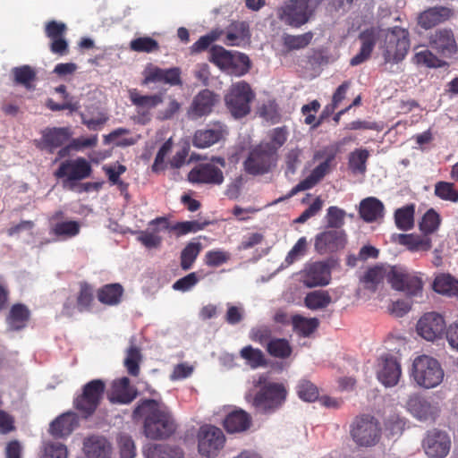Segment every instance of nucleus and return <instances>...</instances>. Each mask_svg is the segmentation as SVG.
Here are the masks:
<instances>
[{
	"label": "nucleus",
	"instance_id": "nucleus-1",
	"mask_svg": "<svg viewBox=\"0 0 458 458\" xmlns=\"http://www.w3.org/2000/svg\"><path fill=\"white\" fill-rule=\"evenodd\" d=\"M359 38L361 46L359 53L350 60L352 66H357L368 60L378 40L386 63L401 62L410 48L408 30L398 26L388 30L370 27L361 31Z\"/></svg>",
	"mask_w": 458,
	"mask_h": 458
},
{
	"label": "nucleus",
	"instance_id": "nucleus-2",
	"mask_svg": "<svg viewBox=\"0 0 458 458\" xmlns=\"http://www.w3.org/2000/svg\"><path fill=\"white\" fill-rule=\"evenodd\" d=\"M132 419L143 420L144 435L153 440L168 438L177 428L169 408L155 399H141L132 411Z\"/></svg>",
	"mask_w": 458,
	"mask_h": 458
},
{
	"label": "nucleus",
	"instance_id": "nucleus-3",
	"mask_svg": "<svg viewBox=\"0 0 458 458\" xmlns=\"http://www.w3.org/2000/svg\"><path fill=\"white\" fill-rule=\"evenodd\" d=\"M444 375L441 364L433 357L420 355L413 360L411 377L421 387L429 389L437 386L442 383Z\"/></svg>",
	"mask_w": 458,
	"mask_h": 458
},
{
	"label": "nucleus",
	"instance_id": "nucleus-4",
	"mask_svg": "<svg viewBox=\"0 0 458 458\" xmlns=\"http://www.w3.org/2000/svg\"><path fill=\"white\" fill-rule=\"evenodd\" d=\"M278 154L268 144L259 143L250 148L243 162L246 174L258 176L271 172L277 165Z\"/></svg>",
	"mask_w": 458,
	"mask_h": 458
},
{
	"label": "nucleus",
	"instance_id": "nucleus-5",
	"mask_svg": "<svg viewBox=\"0 0 458 458\" xmlns=\"http://www.w3.org/2000/svg\"><path fill=\"white\" fill-rule=\"evenodd\" d=\"M255 98V93L250 85L244 81L233 83L225 96V103L231 114L242 118L250 114V104Z\"/></svg>",
	"mask_w": 458,
	"mask_h": 458
},
{
	"label": "nucleus",
	"instance_id": "nucleus-6",
	"mask_svg": "<svg viewBox=\"0 0 458 458\" xmlns=\"http://www.w3.org/2000/svg\"><path fill=\"white\" fill-rule=\"evenodd\" d=\"M225 166L223 157L213 156L210 162L195 165L188 174V181L196 184L221 185L225 181L222 168Z\"/></svg>",
	"mask_w": 458,
	"mask_h": 458
},
{
	"label": "nucleus",
	"instance_id": "nucleus-7",
	"mask_svg": "<svg viewBox=\"0 0 458 458\" xmlns=\"http://www.w3.org/2000/svg\"><path fill=\"white\" fill-rule=\"evenodd\" d=\"M106 383L102 379H93L82 386L81 394L73 400L74 408L84 418L94 414L103 399Z\"/></svg>",
	"mask_w": 458,
	"mask_h": 458
},
{
	"label": "nucleus",
	"instance_id": "nucleus-8",
	"mask_svg": "<svg viewBox=\"0 0 458 458\" xmlns=\"http://www.w3.org/2000/svg\"><path fill=\"white\" fill-rule=\"evenodd\" d=\"M319 2L320 0H288L276 9V16L284 24L300 28L306 24L312 15L310 4Z\"/></svg>",
	"mask_w": 458,
	"mask_h": 458
},
{
	"label": "nucleus",
	"instance_id": "nucleus-9",
	"mask_svg": "<svg viewBox=\"0 0 458 458\" xmlns=\"http://www.w3.org/2000/svg\"><path fill=\"white\" fill-rule=\"evenodd\" d=\"M352 438L360 446L375 445L380 439L379 422L370 415H361L354 419L350 430Z\"/></svg>",
	"mask_w": 458,
	"mask_h": 458
},
{
	"label": "nucleus",
	"instance_id": "nucleus-10",
	"mask_svg": "<svg viewBox=\"0 0 458 458\" xmlns=\"http://www.w3.org/2000/svg\"><path fill=\"white\" fill-rule=\"evenodd\" d=\"M285 397L286 390L283 385L269 383L255 394L251 404L258 413H272L282 405Z\"/></svg>",
	"mask_w": 458,
	"mask_h": 458
},
{
	"label": "nucleus",
	"instance_id": "nucleus-11",
	"mask_svg": "<svg viewBox=\"0 0 458 458\" xmlns=\"http://www.w3.org/2000/svg\"><path fill=\"white\" fill-rule=\"evenodd\" d=\"M92 167L84 157L68 159L62 162L54 173L58 179H64L63 185L68 190L73 191L76 182L84 180L91 175Z\"/></svg>",
	"mask_w": 458,
	"mask_h": 458
},
{
	"label": "nucleus",
	"instance_id": "nucleus-12",
	"mask_svg": "<svg viewBox=\"0 0 458 458\" xmlns=\"http://www.w3.org/2000/svg\"><path fill=\"white\" fill-rule=\"evenodd\" d=\"M335 155L336 150L333 147H327L318 151L314 157H327L326 160L316 166L311 171L310 174L295 185L287 195L279 198L276 202L277 203L288 199L300 191L313 188L329 172L331 163L335 159Z\"/></svg>",
	"mask_w": 458,
	"mask_h": 458
},
{
	"label": "nucleus",
	"instance_id": "nucleus-13",
	"mask_svg": "<svg viewBox=\"0 0 458 458\" xmlns=\"http://www.w3.org/2000/svg\"><path fill=\"white\" fill-rule=\"evenodd\" d=\"M386 279L394 289L405 292L409 296L419 295L423 288V282L420 277L409 273L400 266L390 267L386 273Z\"/></svg>",
	"mask_w": 458,
	"mask_h": 458
},
{
	"label": "nucleus",
	"instance_id": "nucleus-14",
	"mask_svg": "<svg viewBox=\"0 0 458 458\" xmlns=\"http://www.w3.org/2000/svg\"><path fill=\"white\" fill-rule=\"evenodd\" d=\"M225 437L223 431L215 426L206 425L198 433V450L202 456L214 458L224 447Z\"/></svg>",
	"mask_w": 458,
	"mask_h": 458
},
{
	"label": "nucleus",
	"instance_id": "nucleus-15",
	"mask_svg": "<svg viewBox=\"0 0 458 458\" xmlns=\"http://www.w3.org/2000/svg\"><path fill=\"white\" fill-rule=\"evenodd\" d=\"M449 435L440 429L433 428L427 431L422 440V448L429 458H445L451 449Z\"/></svg>",
	"mask_w": 458,
	"mask_h": 458
},
{
	"label": "nucleus",
	"instance_id": "nucleus-16",
	"mask_svg": "<svg viewBox=\"0 0 458 458\" xmlns=\"http://www.w3.org/2000/svg\"><path fill=\"white\" fill-rule=\"evenodd\" d=\"M228 135V127L221 121L209 123L205 129L197 130L192 137V145L198 148H209Z\"/></svg>",
	"mask_w": 458,
	"mask_h": 458
},
{
	"label": "nucleus",
	"instance_id": "nucleus-17",
	"mask_svg": "<svg viewBox=\"0 0 458 458\" xmlns=\"http://www.w3.org/2000/svg\"><path fill=\"white\" fill-rule=\"evenodd\" d=\"M347 239L343 230H326L315 237L314 248L320 255L335 253L345 247Z\"/></svg>",
	"mask_w": 458,
	"mask_h": 458
},
{
	"label": "nucleus",
	"instance_id": "nucleus-18",
	"mask_svg": "<svg viewBox=\"0 0 458 458\" xmlns=\"http://www.w3.org/2000/svg\"><path fill=\"white\" fill-rule=\"evenodd\" d=\"M445 330V318L436 312L424 314L417 323L418 335L427 341L441 338Z\"/></svg>",
	"mask_w": 458,
	"mask_h": 458
},
{
	"label": "nucleus",
	"instance_id": "nucleus-19",
	"mask_svg": "<svg viewBox=\"0 0 458 458\" xmlns=\"http://www.w3.org/2000/svg\"><path fill=\"white\" fill-rule=\"evenodd\" d=\"M301 277L303 284L309 288L325 286L331 280V269L326 262H312L305 266Z\"/></svg>",
	"mask_w": 458,
	"mask_h": 458
},
{
	"label": "nucleus",
	"instance_id": "nucleus-20",
	"mask_svg": "<svg viewBox=\"0 0 458 458\" xmlns=\"http://www.w3.org/2000/svg\"><path fill=\"white\" fill-rule=\"evenodd\" d=\"M402 375L400 362L391 354L379 358L377 377L385 386L391 387L397 385Z\"/></svg>",
	"mask_w": 458,
	"mask_h": 458
},
{
	"label": "nucleus",
	"instance_id": "nucleus-21",
	"mask_svg": "<svg viewBox=\"0 0 458 458\" xmlns=\"http://www.w3.org/2000/svg\"><path fill=\"white\" fill-rule=\"evenodd\" d=\"M218 101V96L213 91L208 89L200 90L194 97L188 110L189 117L195 120L209 114Z\"/></svg>",
	"mask_w": 458,
	"mask_h": 458
},
{
	"label": "nucleus",
	"instance_id": "nucleus-22",
	"mask_svg": "<svg viewBox=\"0 0 458 458\" xmlns=\"http://www.w3.org/2000/svg\"><path fill=\"white\" fill-rule=\"evenodd\" d=\"M138 395L137 389L131 385L127 377H122L112 382L111 389L108 393V400L112 403L129 404Z\"/></svg>",
	"mask_w": 458,
	"mask_h": 458
},
{
	"label": "nucleus",
	"instance_id": "nucleus-23",
	"mask_svg": "<svg viewBox=\"0 0 458 458\" xmlns=\"http://www.w3.org/2000/svg\"><path fill=\"white\" fill-rule=\"evenodd\" d=\"M94 302L93 286L86 281L79 283V291L76 295V305L67 301L64 304L63 312L66 316H72L73 310L76 308L79 312L90 311Z\"/></svg>",
	"mask_w": 458,
	"mask_h": 458
},
{
	"label": "nucleus",
	"instance_id": "nucleus-24",
	"mask_svg": "<svg viewBox=\"0 0 458 458\" xmlns=\"http://www.w3.org/2000/svg\"><path fill=\"white\" fill-rule=\"evenodd\" d=\"M181 74L182 72L179 67L162 69L157 66H153L145 71L142 84L148 85L152 82H164L171 86H181L182 84Z\"/></svg>",
	"mask_w": 458,
	"mask_h": 458
},
{
	"label": "nucleus",
	"instance_id": "nucleus-25",
	"mask_svg": "<svg viewBox=\"0 0 458 458\" xmlns=\"http://www.w3.org/2000/svg\"><path fill=\"white\" fill-rule=\"evenodd\" d=\"M406 405L408 411L421 421H434L439 412L437 406L431 404L426 398L419 394L410 396Z\"/></svg>",
	"mask_w": 458,
	"mask_h": 458
},
{
	"label": "nucleus",
	"instance_id": "nucleus-26",
	"mask_svg": "<svg viewBox=\"0 0 458 458\" xmlns=\"http://www.w3.org/2000/svg\"><path fill=\"white\" fill-rule=\"evenodd\" d=\"M71 136L72 131L68 127L47 128L43 131L40 148L52 154L67 142Z\"/></svg>",
	"mask_w": 458,
	"mask_h": 458
},
{
	"label": "nucleus",
	"instance_id": "nucleus-27",
	"mask_svg": "<svg viewBox=\"0 0 458 458\" xmlns=\"http://www.w3.org/2000/svg\"><path fill=\"white\" fill-rule=\"evenodd\" d=\"M430 47L444 57H450L457 51L456 42L452 30H440L431 35Z\"/></svg>",
	"mask_w": 458,
	"mask_h": 458
},
{
	"label": "nucleus",
	"instance_id": "nucleus-28",
	"mask_svg": "<svg viewBox=\"0 0 458 458\" xmlns=\"http://www.w3.org/2000/svg\"><path fill=\"white\" fill-rule=\"evenodd\" d=\"M83 451L87 458H110L111 444L101 436H90L83 442Z\"/></svg>",
	"mask_w": 458,
	"mask_h": 458
},
{
	"label": "nucleus",
	"instance_id": "nucleus-29",
	"mask_svg": "<svg viewBox=\"0 0 458 458\" xmlns=\"http://www.w3.org/2000/svg\"><path fill=\"white\" fill-rule=\"evenodd\" d=\"M77 426L78 418L74 412L63 413L51 422L49 433L55 437H63L70 435Z\"/></svg>",
	"mask_w": 458,
	"mask_h": 458
},
{
	"label": "nucleus",
	"instance_id": "nucleus-30",
	"mask_svg": "<svg viewBox=\"0 0 458 458\" xmlns=\"http://www.w3.org/2000/svg\"><path fill=\"white\" fill-rule=\"evenodd\" d=\"M223 425L228 433L244 432L251 425V417L243 410H235L226 415Z\"/></svg>",
	"mask_w": 458,
	"mask_h": 458
},
{
	"label": "nucleus",
	"instance_id": "nucleus-31",
	"mask_svg": "<svg viewBox=\"0 0 458 458\" xmlns=\"http://www.w3.org/2000/svg\"><path fill=\"white\" fill-rule=\"evenodd\" d=\"M30 318V311L26 305L13 304L6 317L7 328L10 331H20L26 327Z\"/></svg>",
	"mask_w": 458,
	"mask_h": 458
},
{
	"label": "nucleus",
	"instance_id": "nucleus-32",
	"mask_svg": "<svg viewBox=\"0 0 458 458\" xmlns=\"http://www.w3.org/2000/svg\"><path fill=\"white\" fill-rule=\"evenodd\" d=\"M397 242L411 252L428 251L432 248L431 238L423 233H400L397 235Z\"/></svg>",
	"mask_w": 458,
	"mask_h": 458
},
{
	"label": "nucleus",
	"instance_id": "nucleus-33",
	"mask_svg": "<svg viewBox=\"0 0 458 458\" xmlns=\"http://www.w3.org/2000/svg\"><path fill=\"white\" fill-rule=\"evenodd\" d=\"M359 213L364 221L371 223L383 216L384 205L377 198L369 197L361 200Z\"/></svg>",
	"mask_w": 458,
	"mask_h": 458
},
{
	"label": "nucleus",
	"instance_id": "nucleus-34",
	"mask_svg": "<svg viewBox=\"0 0 458 458\" xmlns=\"http://www.w3.org/2000/svg\"><path fill=\"white\" fill-rule=\"evenodd\" d=\"M451 11L446 7H433L420 13L419 23L424 29H430L447 20Z\"/></svg>",
	"mask_w": 458,
	"mask_h": 458
},
{
	"label": "nucleus",
	"instance_id": "nucleus-35",
	"mask_svg": "<svg viewBox=\"0 0 458 458\" xmlns=\"http://www.w3.org/2000/svg\"><path fill=\"white\" fill-rule=\"evenodd\" d=\"M123 288L120 284H107L100 287L97 292L99 302L107 306H114L121 302Z\"/></svg>",
	"mask_w": 458,
	"mask_h": 458
},
{
	"label": "nucleus",
	"instance_id": "nucleus-36",
	"mask_svg": "<svg viewBox=\"0 0 458 458\" xmlns=\"http://www.w3.org/2000/svg\"><path fill=\"white\" fill-rule=\"evenodd\" d=\"M433 289L437 293L458 300V279L449 274L437 276L433 282Z\"/></svg>",
	"mask_w": 458,
	"mask_h": 458
},
{
	"label": "nucleus",
	"instance_id": "nucleus-37",
	"mask_svg": "<svg viewBox=\"0 0 458 458\" xmlns=\"http://www.w3.org/2000/svg\"><path fill=\"white\" fill-rule=\"evenodd\" d=\"M208 60L221 69H230L233 66V53L225 47L215 45L208 51Z\"/></svg>",
	"mask_w": 458,
	"mask_h": 458
},
{
	"label": "nucleus",
	"instance_id": "nucleus-38",
	"mask_svg": "<svg viewBox=\"0 0 458 458\" xmlns=\"http://www.w3.org/2000/svg\"><path fill=\"white\" fill-rule=\"evenodd\" d=\"M55 91L62 94L64 102L62 104L55 103L52 98H48L46 102V106L51 111L69 110L71 113L76 112L80 109L81 105L79 101H73L72 98L66 91L65 85H59L55 89Z\"/></svg>",
	"mask_w": 458,
	"mask_h": 458
},
{
	"label": "nucleus",
	"instance_id": "nucleus-39",
	"mask_svg": "<svg viewBox=\"0 0 458 458\" xmlns=\"http://www.w3.org/2000/svg\"><path fill=\"white\" fill-rule=\"evenodd\" d=\"M146 458H183V452L179 447L167 445H152L145 451Z\"/></svg>",
	"mask_w": 458,
	"mask_h": 458
},
{
	"label": "nucleus",
	"instance_id": "nucleus-40",
	"mask_svg": "<svg viewBox=\"0 0 458 458\" xmlns=\"http://www.w3.org/2000/svg\"><path fill=\"white\" fill-rule=\"evenodd\" d=\"M293 330L301 336L308 337L313 334L319 326L317 318H305L301 315H295L292 318Z\"/></svg>",
	"mask_w": 458,
	"mask_h": 458
},
{
	"label": "nucleus",
	"instance_id": "nucleus-41",
	"mask_svg": "<svg viewBox=\"0 0 458 458\" xmlns=\"http://www.w3.org/2000/svg\"><path fill=\"white\" fill-rule=\"evenodd\" d=\"M14 82L18 85H22L27 89L33 88V82L37 79V72L34 68L28 64L14 67L12 70Z\"/></svg>",
	"mask_w": 458,
	"mask_h": 458
},
{
	"label": "nucleus",
	"instance_id": "nucleus-42",
	"mask_svg": "<svg viewBox=\"0 0 458 458\" xmlns=\"http://www.w3.org/2000/svg\"><path fill=\"white\" fill-rule=\"evenodd\" d=\"M131 103L141 108L151 109L163 102V95L161 93L154 95H141L137 89H131L129 92Z\"/></svg>",
	"mask_w": 458,
	"mask_h": 458
},
{
	"label": "nucleus",
	"instance_id": "nucleus-43",
	"mask_svg": "<svg viewBox=\"0 0 458 458\" xmlns=\"http://www.w3.org/2000/svg\"><path fill=\"white\" fill-rule=\"evenodd\" d=\"M414 204L406 205L394 212V222L398 229L403 231L411 230L414 225Z\"/></svg>",
	"mask_w": 458,
	"mask_h": 458
},
{
	"label": "nucleus",
	"instance_id": "nucleus-44",
	"mask_svg": "<svg viewBox=\"0 0 458 458\" xmlns=\"http://www.w3.org/2000/svg\"><path fill=\"white\" fill-rule=\"evenodd\" d=\"M202 245L200 242H189L181 251L180 266L182 270H190L200 253Z\"/></svg>",
	"mask_w": 458,
	"mask_h": 458
},
{
	"label": "nucleus",
	"instance_id": "nucleus-45",
	"mask_svg": "<svg viewBox=\"0 0 458 458\" xmlns=\"http://www.w3.org/2000/svg\"><path fill=\"white\" fill-rule=\"evenodd\" d=\"M332 301L328 292L316 290L309 293L304 298L305 306L310 310H320L327 308Z\"/></svg>",
	"mask_w": 458,
	"mask_h": 458
},
{
	"label": "nucleus",
	"instance_id": "nucleus-46",
	"mask_svg": "<svg viewBox=\"0 0 458 458\" xmlns=\"http://www.w3.org/2000/svg\"><path fill=\"white\" fill-rule=\"evenodd\" d=\"M441 224V217L439 214L433 208H429L421 217L419 223L420 231L429 236L438 230Z\"/></svg>",
	"mask_w": 458,
	"mask_h": 458
},
{
	"label": "nucleus",
	"instance_id": "nucleus-47",
	"mask_svg": "<svg viewBox=\"0 0 458 458\" xmlns=\"http://www.w3.org/2000/svg\"><path fill=\"white\" fill-rule=\"evenodd\" d=\"M240 356L252 369L264 367L267 365V360L263 352L251 345H247L240 351Z\"/></svg>",
	"mask_w": 458,
	"mask_h": 458
},
{
	"label": "nucleus",
	"instance_id": "nucleus-48",
	"mask_svg": "<svg viewBox=\"0 0 458 458\" xmlns=\"http://www.w3.org/2000/svg\"><path fill=\"white\" fill-rule=\"evenodd\" d=\"M266 350L270 356L279 359L290 357L293 352L289 342L284 338L270 340L266 346Z\"/></svg>",
	"mask_w": 458,
	"mask_h": 458
},
{
	"label": "nucleus",
	"instance_id": "nucleus-49",
	"mask_svg": "<svg viewBox=\"0 0 458 458\" xmlns=\"http://www.w3.org/2000/svg\"><path fill=\"white\" fill-rule=\"evenodd\" d=\"M369 152L365 148L355 149L349 155L348 165L353 174H364Z\"/></svg>",
	"mask_w": 458,
	"mask_h": 458
},
{
	"label": "nucleus",
	"instance_id": "nucleus-50",
	"mask_svg": "<svg viewBox=\"0 0 458 458\" xmlns=\"http://www.w3.org/2000/svg\"><path fill=\"white\" fill-rule=\"evenodd\" d=\"M313 33L311 31L301 35L285 34L283 37L284 46L288 50H297L306 47L311 42Z\"/></svg>",
	"mask_w": 458,
	"mask_h": 458
},
{
	"label": "nucleus",
	"instance_id": "nucleus-51",
	"mask_svg": "<svg viewBox=\"0 0 458 458\" xmlns=\"http://www.w3.org/2000/svg\"><path fill=\"white\" fill-rule=\"evenodd\" d=\"M130 49L138 53H153L159 50L158 42L150 37H139L130 42Z\"/></svg>",
	"mask_w": 458,
	"mask_h": 458
},
{
	"label": "nucleus",
	"instance_id": "nucleus-52",
	"mask_svg": "<svg viewBox=\"0 0 458 458\" xmlns=\"http://www.w3.org/2000/svg\"><path fill=\"white\" fill-rule=\"evenodd\" d=\"M140 360H141L140 350L135 345L130 346L126 352V357L124 360V366H125L128 373L131 376H132V377L139 376Z\"/></svg>",
	"mask_w": 458,
	"mask_h": 458
},
{
	"label": "nucleus",
	"instance_id": "nucleus-53",
	"mask_svg": "<svg viewBox=\"0 0 458 458\" xmlns=\"http://www.w3.org/2000/svg\"><path fill=\"white\" fill-rule=\"evenodd\" d=\"M80 227V224L76 221H65L56 223L52 231L55 236L67 239L79 234Z\"/></svg>",
	"mask_w": 458,
	"mask_h": 458
},
{
	"label": "nucleus",
	"instance_id": "nucleus-54",
	"mask_svg": "<svg viewBox=\"0 0 458 458\" xmlns=\"http://www.w3.org/2000/svg\"><path fill=\"white\" fill-rule=\"evenodd\" d=\"M435 195L443 200L451 202L458 201V190L454 188V183L447 182H438L435 185Z\"/></svg>",
	"mask_w": 458,
	"mask_h": 458
},
{
	"label": "nucleus",
	"instance_id": "nucleus-55",
	"mask_svg": "<svg viewBox=\"0 0 458 458\" xmlns=\"http://www.w3.org/2000/svg\"><path fill=\"white\" fill-rule=\"evenodd\" d=\"M296 388L299 397L305 402H314L318 398V387L309 380H300Z\"/></svg>",
	"mask_w": 458,
	"mask_h": 458
},
{
	"label": "nucleus",
	"instance_id": "nucleus-56",
	"mask_svg": "<svg viewBox=\"0 0 458 458\" xmlns=\"http://www.w3.org/2000/svg\"><path fill=\"white\" fill-rule=\"evenodd\" d=\"M205 225L206 224H201L198 221L177 222L170 225V232H173L176 237H181L190 233H196L204 229Z\"/></svg>",
	"mask_w": 458,
	"mask_h": 458
},
{
	"label": "nucleus",
	"instance_id": "nucleus-57",
	"mask_svg": "<svg viewBox=\"0 0 458 458\" xmlns=\"http://www.w3.org/2000/svg\"><path fill=\"white\" fill-rule=\"evenodd\" d=\"M415 62L418 64H422L429 68L443 67L445 62L440 60L429 50H422L415 54Z\"/></svg>",
	"mask_w": 458,
	"mask_h": 458
},
{
	"label": "nucleus",
	"instance_id": "nucleus-58",
	"mask_svg": "<svg viewBox=\"0 0 458 458\" xmlns=\"http://www.w3.org/2000/svg\"><path fill=\"white\" fill-rule=\"evenodd\" d=\"M345 211L336 206H331L327 208V226L332 229L340 228L344 223Z\"/></svg>",
	"mask_w": 458,
	"mask_h": 458
},
{
	"label": "nucleus",
	"instance_id": "nucleus-59",
	"mask_svg": "<svg viewBox=\"0 0 458 458\" xmlns=\"http://www.w3.org/2000/svg\"><path fill=\"white\" fill-rule=\"evenodd\" d=\"M287 135H288V133H287L285 127L274 128L268 133L270 141L269 142H261V143L270 145V148L276 149V154H278V149L287 140Z\"/></svg>",
	"mask_w": 458,
	"mask_h": 458
},
{
	"label": "nucleus",
	"instance_id": "nucleus-60",
	"mask_svg": "<svg viewBox=\"0 0 458 458\" xmlns=\"http://www.w3.org/2000/svg\"><path fill=\"white\" fill-rule=\"evenodd\" d=\"M273 331L269 326L261 325L253 327L250 332V338L262 345L267 344L272 340Z\"/></svg>",
	"mask_w": 458,
	"mask_h": 458
},
{
	"label": "nucleus",
	"instance_id": "nucleus-61",
	"mask_svg": "<svg viewBox=\"0 0 458 458\" xmlns=\"http://www.w3.org/2000/svg\"><path fill=\"white\" fill-rule=\"evenodd\" d=\"M239 33L235 34L232 30H228L225 36V44L227 46H239L240 43L249 36V25L242 21L238 22Z\"/></svg>",
	"mask_w": 458,
	"mask_h": 458
},
{
	"label": "nucleus",
	"instance_id": "nucleus-62",
	"mask_svg": "<svg viewBox=\"0 0 458 458\" xmlns=\"http://www.w3.org/2000/svg\"><path fill=\"white\" fill-rule=\"evenodd\" d=\"M68 451L64 445L60 443H46L42 458H67Z\"/></svg>",
	"mask_w": 458,
	"mask_h": 458
},
{
	"label": "nucleus",
	"instance_id": "nucleus-63",
	"mask_svg": "<svg viewBox=\"0 0 458 458\" xmlns=\"http://www.w3.org/2000/svg\"><path fill=\"white\" fill-rule=\"evenodd\" d=\"M137 240L147 249H157L162 244L163 237L153 234L146 229L138 233Z\"/></svg>",
	"mask_w": 458,
	"mask_h": 458
},
{
	"label": "nucleus",
	"instance_id": "nucleus-64",
	"mask_svg": "<svg viewBox=\"0 0 458 458\" xmlns=\"http://www.w3.org/2000/svg\"><path fill=\"white\" fill-rule=\"evenodd\" d=\"M230 259V254L221 250H209L205 255V263L208 267H216Z\"/></svg>",
	"mask_w": 458,
	"mask_h": 458
}]
</instances>
